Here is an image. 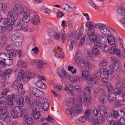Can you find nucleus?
Masks as SVG:
<instances>
[{
	"mask_svg": "<svg viewBox=\"0 0 125 125\" xmlns=\"http://www.w3.org/2000/svg\"><path fill=\"white\" fill-rule=\"evenodd\" d=\"M86 26L89 28H94L93 22L90 21H88L87 22L86 24Z\"/></svg>",
	"mask_w": 125,
	"mask_h": 125,
	"instance_id": "nucleus-46",
	"label": "nucleus"
},
{
	"mask_svg": "<svg viewBox=\"0 0 125 125\" xmlns=\"http://www.w3.org/2000/svg\"><path fill=\"white\" fill-rule=\"evenodd\" d=\"M116 97L115 94L113 93H111L109 94L108 97V101L110 103H112L115 100Z\"/></svg>",
	"mask_w": 125,
	"mask_h": 125,
	"instance_id": "nucleus-24",
	"label": "nucleus"
},
{
	"mask_svg": "<svg viewBox=\"0 0 125 125\" xmlns=\"http://www.w3.org/2000/svg\"><path fill=\"white\" fill-rule=\"evenodd\" d=\"M40 111H33V115L35 119H38L40 117L41 114L39 112Z\"/></svg>",
	"mask_w": 125,
	"mask_h": 125,
	"instance_id": "nucleus-30",
	"label": "nucleus"
},
{
	"mask_svg": "<svg viewBox=\"0 0 125 125\" xmlns=\"http://www.w3.org/2000/svg\"><path fill=\"white\" fill-rule=\"evenodd\" d=\"M65 104L68 107L71 105V99L70 98H68L66 99Z\"/></svg>",
	"mask_w": 125,
	"mask_h": 125,
	"instance_id": "nucleus-53",
	"label": "nucleus"
},
{
	"mask_svg": "<svg viewBox=\"0 0 125 125\" xmlns=\"http://www.w3.org/2000/svg\"><path fill=\"white\" fill-rule=\"evenodd\" d=\"M53 35V37L55 39L58 40L60 38V36L59 34L56 32L54 33Z\"/></svg>",
	"mask_w": 125,
	"mask_h": 125,
	"instance_id": "nucleus-61",
	"label": "nucleus"
},
{
	"mask_svg": "<svg viewBox=\"0 0 125 125\" xmlns=\"http://www.w3.org/2000/svg\"><path fill=\"white\" fill-rule=\"evenodd\" d=\"M7 18L8 19L11 20V21H13L14 20V18L13 13L12 12L10 11L8 13Z\"/></svg>",
	"mask_w": 125,
	"mask_h": 125,
	"instance_id": "nucleus-39",
	"label": "nucleus"
},
{
	"mask_svg": "<svg viewBox=\"0 0 125 125\" xmlns=\"http://www.w3.org/2000/svg\"><path fill=\"white\" fill-rule=\"evenodd\" d=\"M95 32V30L94 28H89L88 30L87 35L88 36L93 35Z\"/></svg>",
	"mask_w": 125,
	"mask_h": 125,
	"instance_id": "nucleus-36",
	"label": "nucleus"
},
{
	"mask_svg": "<svg viewBox=\"0 0 125 125\" xmlns=\"http://www.w3.org/2000/svg\"><path fill=\"white\" fill-rule=\"evenodd\" d=\"M9 113V112L7 111V109L4 106H0V114L1 113L0 115H8Z\"/></svg>",
	"mask_w": 125,
	"mask_h": 125,
	"instance_id": "nucleus-19",
	"label": "nucleus"
},
{
	"mask_svg": "<svg viewBox=\"0 0 125 125\" xmlns=\"http://www.w3.org/2000/svg\"><path fill=\"white\" fill-rule=\"evenodd\" d=\"M82 103V101L81 98L77 99L74 101L73 104V107H74V109H76L78 110V111L81 112V106Z\"/></svg>",
	"mask_w": 125,
	"mask_h": 125,
	"instance_id": "nucleus-6",
	"label": "nucleus"
},
{
	"mask_svg": "<svg viewBox=\"0 0 125 125\" xmlns=\"http://www.w3.org/2000/svg\"><path fill=\"white\" fill-rule=\"evenodd\" d=\"M88 36L91 42H95L97 40V37L96 35L94 34Z\"/></svg>",
	"mask_w": 125,
	"mask_h": 125,
	"instance_id": "nucleus-29",
	"label": "nucleus"
},
{
	"mask_svg": "<svg viewBox=\"0 0 125 125\" xmlns=\"http://www.w3.org/2000/svg\"><path fill=\"white\" fill-rule=\"evenodd\" d=\"M43 9L45 10V13L49 15V13L50 12L51 10L49 9L46 7H45L43 6L42 8Z\"/></svg>",
	"mask_w": 125,
	"mask_h": 125,
	"instance_id": "nucleus-63",
	"label": "nucleus"
},
{
	"mask_svg": "<svg viewBox=\"0 0 125 125\" xmlns=\"http://www.w3.org/2000/svg\"><path fill=\"white\" fill-rule=\"evenodd\" d=\"M74 108V107L72 106V109L68 108L66 109L67 115L71 118L77 115L78 114L81 112L78 111V110L76 109L75 110Z\"/></svg>",
	"mask_w": 125,
	"mask_h": 125,
	"instance_id": "nucleus-7",
	"label": "nucleus"
},
{
	"mask_svg": "<svg viewBox=\"0 0 125 125\" xmlns=\"http://www.w3.org/2000/svg\"><path fill=\"white\" fill-rule=\"evenodd\" d=\"M92 52L93 54L94 55H98L99 53L98 50L96 48L94 47L92 50Z\"/></svg>",
	"mask_w": 125,
	"mask_h": 125,
	"instance_id": "nucleus-43",
	"label": "nucleus"
},
{
	"mask_svg": "<svg viewBox=\"0 0 125 125\" xmlns=\"http://www.w3.org/2000/svg\"><path fill=\"white\" fill-rule=\"evenodd\" d=\"M44 64L45 63H43L42 61H39L37 63V66L38 68H41L43 67Z\"/></svg>",
	"mask_w": 125,
	"mask_h": 125,
	"instance_id": "nucleus-52",
	"label": "nucleus"
},
{
	"mask_svg": "<svg viewBox=\"0 0 125 125\" xmlns=\"http://www.w3.org/2000/svg\"><path fill=\"white\" fill-rule=\"evenodd\" d=\"M28 115V112L26 109H21L20 117H21L22 118H24L26 117Z\"/></svg>",
	"mask_w": 125,
	"mask_h": 125,
	"instance_id": "nucleus-23",
	"label": "nucleus"
},
{
	"mask_svg": "<svg viewBox=\"0 0 125 125\" xmlns=\"http://www.w3.org/2000/svg\"><path fill=\"white\" fill-rule=\"evenodd\" d=\"M121 46L122 48L120 49V53L123 57L125 58V50L124 49L122 45H121Z\"/></svg>",
	"mask_w": 125,
	"mask_h": 125,
	"instance_id": "nucleus-57",
	"label": "nucleus"
},
{
	"mask_svg": "<svg viewBox=\"0 0 125 125\" xmlns=\"http://www.w3.org/2000/svg\"><path fill=\"white\" fill-rule=\"evenodd\" d=\"M20 18H17L15 21H13V24L14 27H17L20 25Z\"/></svg>",
	"mask_w": 125,
	"mask_h": 125,
	"instance_id": "nucleus-38",
	"label": "nucleus"
},
{
	"mask_svg": "<svg viewBox=\"0 0 125 125\" xmlns=\"http://www.w3.org/2000/svg\"><path fill=\"white\" fill-rule=\"evenodd\" d=\"M62 9L66 11L70 12L72 10V8L67 4H64L62 5Z\"/></svg>",
	"mask_w": 125,
	"mask_h": 125,
	"instance_id": "nucleus-18",
	"label": "nucleus"
},
{
	"mask_svg": "<svg viewBox=\"0 0 125 125\" xmlns=\"http://www.w3.org/2000/svg\"><path fill=\"white\" fill-rule=\"evenodd\" d=\"M118 115L119 116H120L121 117H124L125 114V113L124 111L121 109H118Z\"/></svg>",
	"mask_w": 125,
	"mask_h": 125,
	"instance_id": "nucleus-51",
	"label": "nucleus"
},
{
	"mask_svg": "<svg viewBox=\"0 0 125 125\" xmlns=\"http://www.w3.org/2000/svg\"><path fill=\"white\" fill-rule=\"evenodd\" d=\"M27 9L26 8H23L19 4H17L13 7V11L15 14H22Z\"/></svg>",
	"mask_w": 125,
	"mask_h": 125,
	"instance_id": "nucleus-5",
	"label": "nucleus"
},
{
	"mask_svg": "<svg viewBox=\"0 0 125 125\" xmlns=\"http://www.w3.org/2000/svg\"><path fill=\"white\" fill-rule=\"evenodd\" d=\"M113 68L114 70L118 73L122 71L121 66L116 63L113 64Z\"/></svg>",
	"mask_w": 125,
	"mask_h": 125,
	"instance_id": "nucleus-22",
	"label": "nucleus"
},
{
	"mask_svg": "<svg viewBox=\"0 0 125 125\" xmlns=\"http://www.w3.org/2000/svg\"><path fill=\"white\" fill-rule=\"evenodd\" d=\"M13 101H8L6 103L5 106L8 108H10L13 106Z\"/></svg>",
	"mask_w": 125,
	"mask_h": 125,
	"instance_id": "nucleus-44",
	"label": "nucleus"
},
{
	"mask_svg": "<svg viewBox=\"0 0 125 125\" xmlns=\"http://www.w3.org/2000/svg\"><path fill=\"white\" fill-rule=\"evenodd\" d=\"M35 75L33 73L31 72L27 73L25 75L23 78L24 81L27 82L30 80Z\"/></svg>",
	"mask_w": 125,
	"mask_h": 125,
	"instance_id": "nucleus-12",
	"label": "nucleus"
},
{
	"mask_svg": "<svg viewBox=\"0 0 125 125\" xmlns=\"http://www.w3.org/2000/svg\"><path fill=\"white\" fill-rule=\"evenodd\" d=\"M98 110L99 112H100L106 110V109L104 106L103 105H100L98 107Z\"/></svg>",
	"mask_w": 125,
	"mask_h": 125,
	"instance_id": "nucleus-58",
	"label": "nucleus"
},
{
	"mask_svg": "<svg viewBox=\"0 0 125 125\" xmlns=\"http://www.w3.org/2000/svg\"><path fill=\"white\" fill-rule=\"evenodd\" d=\"M102 49L104 51L107 52L109 50V47L108 45L105 44L103 46Z\"/></svg>",
	"mask_w": 125,
	"mask_h": 125,
	"instance_id": "nucleus-55",
	"label": "nucleus"
},
{
	"mask_svg": "<svg viewBox=\"0 0 125 125\" xmlns=\"http://www.w3.org/2000/svg\"><path fill=\"white\" fill-rule=\"evenodd\" d=\"M7 5L5 3H2L0 4V10H5L7 8Z\"/></svg>",
	"mask_w": 125,
	"mask_h": 125,
	"instance_id": "nucleus-49",
	"label": "nucleus"
},
{
	"mask_svg": "<svg viewBox=\"0 0 125 125\" xmlns=\"http://www.w3.org/2000/svg\"><path fill=\"white\" fill-rule=\"evenodd\" d=\"M83 103L84 105L86 106L89 104H90L91 101V97L88 95L87 98L85 97L84 99Z\"/></svg>",
	"mask_w": 125,
	"mask_h": 125,
	"instance_id": "nucleus-26",
	"label": "nucleus"
},
{
	"mask_svg": "<svg viewBox=\"0 0 125 125\" xmlns=\"http://www.w3.org/2000/svg\"><path fill=\"white\" fill-rule=\"evenodd\" d=\"M6 100V98L5 97H1L0 98V105L3 103Z\"/></svg>",
	"mask_w": 125,
	"mask_h": 125,
	"instance_id": "nucleus-62",
	"label": "nucleus"
},
{
	"mask_svg": "<svg viewBox=\"0 0 125 125\" xmlns=\"http://www.w3.org/2000/svg\"><path fill=\"white\" fill-rule=\"evenodd\" d=\"M75 41L73 40L72 41L70 42L69 48V51H71L73 50V47L75 46Z\"/></svg>",
	"mask_w": 125,
	"mask_h": 125,
	"instance_id": "nucleus-42",
	"label": "nucleus"
},
{
	"mask_svg": "<svg viewBox=\"0 0 125 125\" xmlns=\"http://www.w3.org/2000/svg\"><path fill=\"white\" fill-rule=\"evenodd\" d=\"M21 108L18 106L14 107L12 109L11 113L12 117L14 118H16L20 117Z\"/></svg>",
	"mask_w": 125,
	"mask_h": 125,
	"instance_id": "nucleus-4",
	"label": "nucleus"
},
{
	"mask_svg": "<svg viewBox=\"0 0 125 125\" xmlns=\"http://www.w3.org/2000/svg\"><path fill=\"white\" fill-rule=\"evenodd\" d=\"M40 17L38 15L35 16L34 18L31 20L32 23L35 25H37L40 22Z\"/></svg>",
	"mask_w": 125,
	"mask_h": 125,
	"instance_id": "nucleus-17",
	"label": "nucleus"
},
{
	"mask_svg": "<svg viewBox=\"0 0 125 125\" xmlns=\"http://www.w3.org/2000/svg\"><path fill=\"white\" fill-rule=\"evenodd\" d=\"M37 86L40 88L45 89L47 88V86L40 80L37 81L36 83Z\"/></svg>",
	"mask_w": 125,
	"mask_h": 125,
	"instance_id": "nucleus-15",
	"label": "nucleus"
},
{
	"mask_svg": "<svg viewBox=\"0 0 125 125\" xmlns=\"http://www.w3.org/2000/svg\"><path fill=\"white\" fill-rule=\"evenodd\" d=\"M17 65L19 67H26L27 66V64L23 61H20L17 63Z\"/></svg>",
	"mask_w": 125,
	"mask_h": 125,
	"instance_id": "nucleus-33",
	"label": "nucleus"
},
{
	"mask_svg": "<svg viewBox=\"0 0 125 125\" xmlns=\"http://www.w3.org/2000/svg\"><path fill=\"white\" fill-rule=\"evenodd\" d=\"M25 121L27 124L29 125H31L34 122L32 118L29 116H27L25 118Z\"/></svg>",
	"mask_w": 125,
	"mask_h": 125,
	"instance_id": "nucleus-27",
	"label": "nucleus"
},
{
	"mask_svg": "<svg viewBox=\"0 0 125 125\" xmlns=\"http://www.w3.org/2000/svg\"><path fill=\"white\" fill-rule=\"evenodd\" d=\"M9 54L10 56H15L17 54L19 55V57H20L22 55V51L20 50H16L13 49L9 53Z\"/></svg>",
	"mask_w": 125,
	"mask_h": 125,
	"instance_id": "nucleus-13",
	"label": "nucleus"
},
{
	"mask_svg": "<svg viewBox=\"0 0 125 125\" xmlns=\"http://www.w3.org/2000/svg\"><path fill=\"white\" fill-rule=\"evenodd\" d=\"M106 86L109 91H111L113 90V86L109 83H107L106 84Z\"/></svg>",
	"mask_w": 125,
	"mask_h": 125,
	"instance_id": "nucleus-48",
	"label": "nucleus"
},
{
	"mask_svg": "<svg viewBox=\"0 0 125 125\" xmlns=\"http://www.w3.org/2000/svg\"><path fill=\"white\" fill-rule=\"evenodd\" d=\"M117 11L121 15L125 16V8L121 6H119L118 8Z\"/></svg>",
	"mask_w": 125,
	"mask_h": 125,
	"instance_id": "nucleus-25",
	"label": "nucleus"
},
{
	"mask_svg": "<svg viewBox=\"0 0 125 125\" xmlns=\"http://www.w3.org/2000/svg\"><path fill=\"white\" fill-rule=\"evenodd\" d=\"M31 92L34 96L39 98H42L44 96L43 93L36 88H32Z\"/></svg>",
	"mask_w": 125,
	"mask_h": 125,
	"instance_id": "nucleus-8",
	"label": "nucleus"
},
{
	"mask_svg": "<svg viewBox=\"0 0 125 125\" xmlns=\"http://www.w3.org/2000/svg\"><path fill=\"white\" fill-rule=\"evenodd\" d=\"M30 14V11L28 9L24 11L23 13L21 14L24 15L22 19V21L23 22L27 23L30 21V17L29 15Z\"/></svg>",
	"mask_w": 125,
	"mask_h": 125,
	"instance_id": "nucleus-9",
	"label": "nucleus"
},
{
	"mask_svg": "<svg viewBox=\"0 0 125 125\" xmlns=\"http://www.w3.org/2000/svg\"><path fill=\"white\" fill-rule=\"evenodd\" d=\"M10 71L11 70L10 69H7L5 70L3 74L1 75L2 78L4 80L6 79L7 78L9 77Z\"/></svg>",
	"mask_w": 125,
	"mask_h": 125,
	"instance_id": "nucleus-20",
	"label": "nucleus"
},
{
	"mask_svg": "<svg viewBox=\"0 0 125 125\" xmlns=\"http://www.w3.org/2000/svg\"><path fill=\"white\" fill-rule=\"evenodd\" d=\"M111 67L110 66L106 67L103 70V74L105 76L107 77L110 79H112L114 77V73Z\"/></svg>",
	"mask_w": 125,
	"mask_h": 125,
	"instance_id": "nucleus-3",
	"label": "nucleus"
},
{
	"mask_svg": "<svg viewBox=\"0 0 125 125\" xmlns=\"http://www.w3.org/2000/svg\"><path fill=\"white\" fill-rule=\"evenodd\" d=\"M15 102L19 105L23 106L24 104V100L23 97L21 95H16L14 99Z\"/></svg>",
	"mask_w": 125,
	"mask_h": 125,
	"instance_id": "nucleus-10",
	"label": "nucleus"
},
{
	"mask_svg": "<svg viewBox=\"0 0 125 125\" xmlns=\"http://www.w3.org/2000/svg\"><path fill=\"white\" fill-rule=\"evenodd\" d=\"M13 45H12L7 46L6 48V50L9 53L13 49Z\"/></svg>",
	"mask_w": 125,
	"mask_h": 125,
	"instance_id": "nucleus-54",
	"label": "nucleus"
},
{
	"mask_svg": "<svg viewBox=\"0 0 125 125\" xmlns=\"http://www.w3.org/2000/svg\"><path fill=\"white\" fill-rule=\"evenodd\" d=\"M6 37L7 36L5 34H4L2 35V41L3 44H5L6 43L7 41Z\"/></svg>",
	"mask_w": 125,
	"mask_h": 125,
	"instance_id": "nucleus-50",
	"label": "nucleus"
},
{
	"mask_svg": "<svg viewBox=\"0 0 125 125\" xmlns=\"http://www.w3.org/2000/svg\"><path fill=\"white\" fill-rule=\"evenodd\" d=\"M121 100H115V105L116 107H120L121 105Z\"/></svg>",
	"mask_w": 125,
	"mask_h": 125,
	"instance_id": "nucleus-64",
	"label": "nucleus"
},
{
	"mask_svg": "<svg viewBox=\"0 0 125 125\" xmlns=\"http://www.w3.org/2000/svg\"><path fill=\"white\" fill-rule=\"evenodd\" d=\"M18 35V33L15 32L12 35L11 37V40L12 43L16 45H18V44L17 42L18 40V38L19 37Z\"/></svg>",
	"mask_w": 125,
	"mask_h": 125,
	"instance_id": "nucleus-16",
	"label": "nucleus"
},
{
	"mask_svg": "<svg viewBox=\"0 0 125 125\" xmlns=\"http://www.w3.org/2000/svg\"><path fill=\"white\" fill-rule=\"evenodd\" d=\"M18 91L19 93L21 94H24L25 93V91L23 88L22 83L20 84L18 89Z\"/></svg>",
	"mask_w": 125,
	"mask_h": 125,
	"instance_id": "nucleus-34",
	"label": "nucleus"
},
{
	"mask_svg": "<svg viewBox=\"0 0 125 125\" xmlns=\"http://www.w3.org/2000/svg\"><path fill=\"white\" fill-rule=\"evenodd\" d=\"M95 27L97 28H99L100 32L104 35H107L111 33L110 31L106 28V25L104 24H97L95 25Z\"/></svg>",
	"mask_w": 125,
	"mask_h": 125,
	"instance_id": "nucleus-2",
	"label": "nucleus"
},
{
	"mask_svg": "<svg viewBox=\"0 0 125 125\" xmlns=\"http://www.w3.org/2000/svg\"><path fill=\"white\" fill-rule=\"evenodd\" d=\"M57 73L59 74V76L60 78H63L64 76V73H63V70L62 69H59L58 70Z\"/></svg>",
	"mask_w": 125,
	"mask_h": 125,
	"instance_id": "nucleus-45",
	"label": "nucleus"
},
{
	"mask_svg": "<svg viewBox=\"0 0 125 125\" xmlns=\"http://www.w3.org/2000/svg\"><path fill=\"white\" fill-rule=\"evenodd\" d=\"M18 73V77L20 80H21L23 78V76L24 74V71L22 70H20Z\"/></svg>",
	"mask_w": 125,
	"mask_h": 125,
	"instance_id": "nucleus-40",
	"label": "nucleus"
},
{
	"mask_svg": "<svg viewBox=\"0 0 125 125\" xmlns=\"http://www.w3.org/2000/svg\"><path fill=\"white\" fill-rule=\"evenodd\" d=\"M123 85V83L121 82H118L115 84V86L117 88L121 89Z\"/></svg>",
	"mask_w": 125,
	"mask_h": 125,
	"instance_id": "nucleus-56",
	"label": "nucleus"
},
{
	"mask_svg": "<svg viewBox=\"0 0 125 125\" xmlns=\"http://www.w3.org/2000/svg\"><path fill=\"white\" fill-rule=\"evenodd\" d=\"M101 116L103 117H105L107 115V114L106 112V110L102 111L99 112Z\"/></svg>",
	"mask_w": 125,
	"mask_h": 125,
	"instance_id": "nucleus-59",
	"label": "nucleus"
},
{
	"mask_svg": "<svg viewBox=\"0 0 125 125\" xmlns=\"http://www.w3.org/2000/svg\"><path fill=\"white\" fill-rule=\"evenodd\" d=\"M13 61L12 59H8L7 61H4V63L5 65L8 66L11 65L13 63Z\"/></svg>",
	"mask_w": 125,
	"mask_h": 125,
	"instance_id": "nucleus-47",
	"label": "nucleus"
},
{
	"mask_svg": "<svg viewBox=\"0 0 125 125\" xmlns=\"http://www.w3.org/2000/svg\"><path fill=\"white\" fill-rule=\"evenodd\" d=\"M105 96L102 95L101 96L100 98V100L101 102L103 104H104L106 103L107 101V100L105 98Z\"/></svg>",
	"mask_w": 125,
	"mask_h": 125,
	"instance_id": "nucleus-37",
	"label": "nucleus"
},
{
	"mask_svg": "<svg viewBox=\"0 0 125 125\" xmlns=\"http://www.w3.org/2000/svg\"><path fill=\"white\" fill-rule=\"evenodd\" d=\"M82 57V54L80 52H77L75 57V62L77 63H79L80 65L82 67H84L86 66L90 68L91 66L89 63L88 60H86L84 58L81 59Z\"/></svg>",
	"mask_w": 125,
	"mask_h": 125,
	"instance_id": "nucleus-1",
	"label": "nucleus"
},
{
	"mask_svg": "<svg viewBox=\"0 0 125 125\" xmlns=\"http://www.w3.org/2000/svg\"><path fill=\"white\" fill-rule=\"evenodd\" d=\"M89 82H92L95 84L98 83V79L95 77L94 75H89L87 78L86 79Z\"/></svg>",
	"mask_w": 125,
	"mask_h": 125,
	"instance_id": "nucleus-11",
	"label": "nucleus"
},
{
	"mask_svg": "<svg viewBox=\"0 0 125 125\" xmlns=\"http://www.w3.org/2000/svg\"><path fill=\"white\" fill-rule=\"evenodd\" d=\"M20 84V82L18 81H15L13 83L12 87L15 89L18 88V86Z\"/></svg>",
	"mask_w": 125,
	"mask_h": 125,
	"instance_id": "nucleus-41",
	"label": "nucleus"
},
{
	"mask_svg": "<svg viewBox=\"0 0 125 125\" xmlns=\"http://www.w3.org/2000/svg\"><path fill=\"white\" fill-rule=\"evenodd\" d=\"M7 58V56L6 54L0 53V62H3L6 61V59Z\"/></svg>",
	"mask_w": 125,
	"mask_h": 125,
	"instance_id": "nucleus-35",
	"label": "nucleus"
},
{
	"mask_svg": "<svg viewBox=\"0 0 125 125\" xmlns=\"http://www.w3.org/2000/svg\"><path fill=\"white\" fill-rule=\"evenodd\" d=\"M82 78L84 80H86L89 75V72L87 70H82L81 71Z\"/></svg>",
	"mask_w": 125,
	"mask_h": 125,
	"instance_id": "nucleus-28",
	"label": "nucleus"
},
{
	"mask_svg": "<svg viewBox=\"0 0 125 125\" xmlns=\"http://www.w3.org/2000/svg\"><path fill=\"white\" fill-rule=\"evenodd\" d=\"M70 80L72 81H74L77 83H79L80 81V78L77 76H71L70 77Z\"/></svg>",
	"mask_w": 125,
	"mask_h": 125,
	"instance_id": "nucleus-32",
	"label": "nucleus"
},
{
	"mask_svg": "<svg viewBox=\"0 0 125 125\" xmlns=\"http://www.w3.org/2000/svg\"><path fill=\"white\" fill-rule=\"evenodd\" d=\"M113 68L114 70L118 73L122 71L121 66L116 63L113 64Z\"/></svg>",
	"mask_w": 125,
	"mask_h": 125,
	"instance_id": "nucleus-21",
	"label": "nucleus"
},
{
	"mask_svg": "<svg viewBox=\"0 0 125 125\" xmlns=\"http://www.w3.org/2000/svg\"><path fill=\"white\" fill-rule=\"evenodd\" d=\"M108 64V61L106 60H103L100 62L99 66L101 68H103L106 66Z\"/></svg>",
	"mask_w": 125,
	"mask_h": 125,
	"instance_id": "nucleus-31",
	"label": "nucleus"
},
{
	"mask_svg": "<svg viewBox=\"0 0 125 125\" xmlns=\"http://www.w3.org/2000/svg\"><path fill=\"white\" fill-rule=\"evenodd\" d=\"M0 119L3 120L4 122L8 124L11 121L10 117L8 115H0Z\"/></svg>",
	"mask_w": 125,
	"mask_h": 125,
	"instance_id": "nucleus-14",
	"label": "nucleus"
},
{
	"mask_svg": "<svg viewBox=\"0 0 125 125\" xmlns=\"http://www.w3.org/2000/svg\"><path fill=\"white\" fill-rule=\"evenodd\" d=\"M83 92L86 94H89L90 92V90L89 88L86 87L83 90Z\"/></svg>",
	"mask_w": 125,
	"mask_h": 125,
	"instance_id": "nucleus-60",
	"label": "nucleus"
}]
</instances>
